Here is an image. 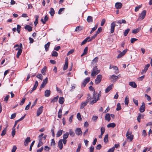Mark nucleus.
Wrapping results in <instances>:
<instances>
[{
	"instance_id": "obj_1",
	"label": "nucleus",
	"mask_w": 152,
	"mask_h": 152,
	"mask_svg": "<svg viewBox=\"0 0 152 152\" xmlns=\"http://www.w3.org/2000/svg\"><path fill=\"white\" fill-rule=\"evenodd\" d=\"M87 96L86 100L88 101V102H89L90 104H93L99 99V98L101 96V91H100L97 94L95 91H94L92 97L89 94H88Z\"/></svg>"
},
{
	"instance_id": "obj_2",
	"label": "nucleus",
	"mask_w": 152,
	"mask_h": 152,
	"mask_svg": "<svg viewBox=\"0 0 152 152\" xmlns=\"http://www.w3.org/2000/svg\"><path fill=\"white\" fill-rule=\"evenodd\" d=\"M115 23H119L120 24L122 23L121 20H120L116 21H113L111 23V33H113L114 32L115 27Z\"/></svg>"
},
{
	"instance_id": "obj_3",
	"label": "nucleus",
	"mask_w": 152,
	"mask_h": 152,
	"mask_svg": "<svg viewBox=\"0 0 152 152\" xmlns=\"http://www.w3.org/2000/svg\"><path fill=\"white\" fill-rule=\"evenodd\" d=\"M100 72V71L98 70L97 66H95L91 72V75L93 77H95L96 75Z\"/></svg>"
},
{
	"instance_id": "obj_4",
	"label": "nucleus",
	"mask_w": 152,
	"mask_h": 152,
	"mask_svg": "<svg viewBox=\"0 0 152 152\" xmlns=\"http://www.w3.org/2000/svg\"><path fill=\"white\" fill-rule=\"evenodd\" d=\"M102 76L100 74L96 76V78L95 80V83L96 84L99 83L102 79Z\"/></svg>"
},
{
	"instance_id": "obj_5",
	"label": "nucleus",
	"mask_w": 152,
	"mask_h": 152,
	"mask_svg": "<svg viewBox=\"0 0 152 152\" xmlns=\"http://www.w3.org/2000/svg\"><path fill=\"white\" fill-rule=\"evenodd\" d=\"M90 78L89 77H88L85 79L82 83V86L83 87H85L86 86V84L88 83L90 80Z\"/></svg>"
},
{
	"instance_id": "obj_6",
	"label": "nucleus",
	"mask_w": 152,
	"mask_h": 152,
	"mask_svg": "<svg viewBox=\"0 0 152 152\" xmlns=\"http://www.w3.org/2000/svg\"><path fill=\"white\" fill-rule=\"evenodd\" d=\"M43 107L42 106L40 107L37 110V116H38L42 113L43 111Z\"/></svg>"
},
{
	"instance_id": "obj_7",
	"label": "nucleus",
	"mask_w": 152,
	"mask_h": 152,
	"mask_svg": "<svg viewBox=\"0 0 152 152\" xmlns=\"http://www.w3.org/2000/svg\"><path fill=\"white\" fill-rule=\"evenodd\" d=\"M150 66V65L149 64H148L145 65V66L144 69L142 70L141 72V74L142 75L145 73L148 70V68Z\"/></svg>"
},
{
	"instance_id": "obj_8",
	"label": "nucleus",
	"mask_w": 152,
	"mask_h": 152,
	"mask_svg": "<svg viewBox=\"0 0 152 152\" xmlns=\"http://www.w3.org/2000/svg\"><path fill=\"white\" fill-rule=\"evenodd\" d=\"M110 79H113L111 81L113 83L115 82L118 78V76L114 75H112L110 77Z\"/></svg>"
},
{
	"instance_id": "obj_9",
	"label": "nucleus",
	"mask_w": 152,
	"mask_h": 152,
	"mask_svg": "<svg viewBox=\"0 0 152 152\" xmlns=\"http://www.w3.org/2000/svg\"><path fill=\"white\" fill-rule=\"evenodd\" d=\"M75 134L77 135H81L82 132L80 128H77L75 130Z\"/></svg>"
},
{
	"instance_id": "obj_10",
	"label": "nucleus",
	"mask_w": 152,
	"mask_h": 152,
	"mask_svg": "<svg viewBox=\"0 0 152 152\" xmlns=\"http://www.w3.org/2000/svg\"><path fill=\"white\" fill-rule=\"evenodd\" d=\"M127 51V49H125L121 53L117 56V58H119L121 57L122 56H123L125 54L126 52Z\"/></svg>"
},
{
	"instance_id": "obj_11",
	"label": "nucleus",
	"mask_w": 152,
	"mask_h": 152,
	"mask_svg": "<svg viewBox=\"0 0 152 152\" xmlns=\"http://www.w3.org/2000/svg\"><path fill=\"white\" fill-rule=\"evenodd\" d=\"M48 77H47L45 78V79L43 81V82H42V84H41V86H40L41 88H44L45 87L46 84L48 83Z\"/></svg>"
},
{
	"instance_id": "obj_12",
	"label": "nucleus",
	"mask_w": 152,
	"mask_h": 152,
	"mask_svg": "<svg viewBox=\"0 0 152 152\" xmlns=\"http://www.w3.org/2000/svg\"><path fill=\"white\" fill-rule=\"evenodd\" d=\"M145 110V104L143 102L142 105L140 108L139 110L141 113L143 112Z\"/></svg>"
},
{
	"instance_id": "obj_13",
	"label": "nucleus",
	"mask_w": 152,
	"mask_h": 152,
	"mask_svg": "<svg viewBox=\"0 0 152 152\" xmlns=\"http://www.w3.org/2000/svg\"><path fill=\"white\" fill-rule=\"evenodd\" d=\"M146 14V11L145 10H143L141 13L140 18L141 20H143L145 17Z\"/></svg>"
},
{
	"instance_id": "obj_14",
	"label": "nucleus",
	"mask_w": 152,
	"mask_h": 152,
	"mask_svg": "<svg viewBox=\"0 0 152 152\" xmlns=\"http://www.w3.org/2000/svg\"><path fill=\"white\" fill-rule=\"evenodd\" d=\"M31 142L30 138L27 137L26 139L24 142V145L25 146H27L28 145V143Z\"/></svg>"
},
{
	"instance_id": "obj_15",
	"label": "nucleus",
	"mask_w": 152,
	"mask_h": 152,
	"mask_svg": "<svg viewBox=\"0 0 152 152\" xmlns=\"http://www.w3.org/2000/svg\"><path fill=\"white\" fill-rule=\"evenodd\" d=\"M88 102V101H87L86 100L85 102H82L80 107V109H83L84 107L86 106Z\"/></svg>"
},
{
	"instance_id": "obj_16",
	"label": "nucleus",
	"mask_w": 152,
	"mask_h": 152,
	"mask_svg": "<svg viewBox=\"0 0 152 152\" xmlns=\"http://www.w3.org/2000/svg\"><path fill=\"white\" fill-rule=\"evenodd\" d=\"M122 6V4L120 2H117L115 4V7L116 8L118 9H121Z\"/></svg>"
},
{
	"instance_id": "obj_17",
	"label": "nucleus",
	"mask_w": 152,
	"mask_h": 152,
	"mask_svg": "<svg viewBox=\"0 0 152 152\" xmlns=\"http://www.w3.org/2000/svg\"><path fill=\"white\" fill-rule=\"evenodd\" d=\"M38 84V83L37 81L35 82L34 85L32 90L30 91V93H31L33 91H34L37 88Z\"/></svg>"
},
{
	"instance_id": "obj_18",
	"label": "nucleus",
	"mask_w": 152,
	"mask_h": 152,
	"mask_svg": "<svg viewBox=\"0 0 152 152\" xmlns=\"http://www.w3.org/2000/svg\"><path fill=\"white\" fill-rule=\"evenodd\" d=\"M51 91L50 90H46L45 92V97H49L50 95Z\"/></svg>"
},
{
	"instance_id": "obj_19",
	"label": "nucleus",
	"mask_w": 152,
	"mask_h": 152,
	"mask_svg": "<svg viewBox=\"0 0 152 152\" xmlns=\"http://www.w3.org/2000/svg\"><path fill=\"white\" fill-rule=\"evenodd\" d=\"M25 29L27 30L28 31H32V28L29 25H26L24 27Z\"/></svg>"
},
{
	"instance_id": "obj_20",
	"label": "nucleus",
	"mask_w": 152,
	"mask_h": 152,
	"mask_svg": "<svg viewBox=\"0 0 152 152\" xmlns=\"http://www.w3.org/2000/svg\"><path fill=\"white\" fill-rule=\"evenodd\" d=\"M88 49V47H85V48L83 50V53L81 55V57H82L84 56H85L87 54Z\"/></svg>"
},
{
	"instance_id": "obj_21",
	"label": "nucleus",
	"mask_w": 152,
	"mask_h": 152,
	"mask_svg": "<svg viewBox=\"0 0 152 152\" xmlns=\"http://www.w3.org/2000/svg\"><path fill=\"white\" fill-rule=\"evenodd\" d=\"M129 85L133 88H136L137 85L135 82H130L129 83Z\"/></svg>"
},
{
	"instance_id": "obj_22",
	"label": "nucleus",
	"mask_w": 152,
	"mask_h": 152,
	"mask_svg": "<svg viewBox=\"0 0 152 152\" xmlns=\"http://www.w3.org/2000/svg\"><path fill=\"white\" fill-rule=\"evenodd\" d=\"M99 58L98 57H96L92 61L91 64H96L98 61Z\"/></svg>"
},
{
	"instance_id": "obj_23",
	"label": "nucleus",
	"mask_w": 152,
	"mask_h": 152,
	"mask_svg": "<svg viewBox=\"0 0 152 152\" xmlns=\"http://www.w3.org/2000/svg\"><path fill=\"white\" fill-rule=\"evenodd\" d=\"M58 147L60 150H61L63 148V144L62 142V139L60 140L58 142Z\"/></svg>"
},
{
	"instance_id": "obj_24",
	"label": "nucleus",
	"mask_w": 152,
	"mask_h": 152,
	"mask_svg": "<svg viewBox=\"0 0 152 152\" xmlns=\"http://www.w3.org/2000/svg\"><path fill=\"white\" fill-rule=\"evenodd\" d=\"M105 119L106 120L109 121L110 120V115L109 113H107L105 115Z\"/></svg>"
},
{
	"instance_id": "obj_25",
	"label": "nucleus",
	"mask_w": 152,
	"mask_h": 152,
	"mask_svg": "<svg viewBox=\"0 0 152 152\" xmlns=\"http://www.w3.org/2000/svg\"><path fill=\"white\" fill-rule=\"evenodd\" d=\"M113 86V84H111L109 86L105 89V93H108L109 91L111 89Z\"/></svg>"
},
{
	"instance_id": "obj_26",
	"label": "nucleus",
	"mask_w": 152,
	"mask_h": 152,
	"mask_svg": "<svg viewBox=\"0 0 152 152\" xmlns=\"http://www.w3.org/2000/svg\"><path fill=\"white\" fill-rule=\"evenodd\" d=\"M48 18L47 15H45L44 19L43 18L41 19V22H42L43 24H45V23L46 21H47L48 20Z\"/></svg>"
},
{
	"instance_id": "obj_27",
	"label": "nucleus",
	"mask_w": 152,
	"mask_h": 152,
	"mask_svg": "<svg viewBox=\"0 0 152 152\" xmlns=\"http://www.w3.org/2000/svg\"><path fill=\"white\" fill-rule=\"evenodd\" d=\"M64 101V99L63 97H60L59 99V102L61 104H63Z\"/></svg>"
},
{
	"instance_id": "obj_28",
	"label": "nucleus",
	"mask_w": 152,
	"mask_h": 152,
	"mask_svg": "<svg viewBox=\"0 0 152 152\" xmlns=\"http://www.w3.org/2000/svg\"><path fill=\"white\" fill-rule=\"evenodd\" d=\"M50 45V42H48L45 45V48L46 51H47L48 50V48Z\"/></svg>"
},
{
	"instance_id": "obj_29",
	"label": "nucleus",
	"mask_w": 152,
	"mask_h": 152,
	"mask_svg": "<svg viewBox=\"0 0 152 152\" xmlns=\"http://www.w3.org/2000/svg\"><path fill=\"white\" fill-rule=\"evenodd\" d=\"M129 102V96H126L125 99L124 103L126 105H127Z\"/></svg>"
},
{
	"instance_id": "obj_30",
	"label": "nucleus",
	"mask_w": 152,
	"mask_h": 152,
	"mask_svg": "<svg viewBox=\"0 0 152 152\" xmlns=\"http://www.w3.org/2000/svg\"><path fill=\"white\" fill-rule=\"evenodd\" d=\"M66 61L63 68V70H65L68 67V61H66Z\"/></svg>"
},
{
	"instance_id": "obj_31",
	"label": "nucleus",
	"mask_w": 152,
	"mask_h": 152,
	"mask_svg": "<svg viewBox=\"0 0 152 152\" xmlns=\"http://www.w3.org/2000/svg\"><path fill=\"white\" fill-rule=\"evenodd\" d=\"M58 96H56L54 97L53 99H52L51 101V102L54 103L56 102L58 100Z\"/></svg>"
},
{
	"instance_id": "obj_32",
	"label": "nucleus",
	"mask_w": 152,
	"mask_h": 152,
	"mask_svg": "<svg viewBox=\"0 0 152 152\" xmlns=\"http://www.w3.org/2000/svg\"><path fill=\"white\" fill-rule=\"evenodd\" d=\"M90 39L89 37H88L86 38L81 43V45H83L86 44L87 41L88 42V39Z\"/></svg>"
},
{
	"instance_id": "obj_33",
	"label": "nucleus",
	"mask_w": 152,
	"mask_h": 152,
	"mask_svg": "<svg viewBox=\"0 0 152 152\" xmlns=\"http://www.w3.org/2000/svg\"><path fill=\"white\" fill-rule=\"evenodd\" d=\"M63 132V130H59L58 131L56 134V137H59L62 134V133Z\"/></svg>"
},
{
	"instance_id": "obj_34",
	"label": "nucleus",
	"mask_w": 152,
	"mask_h": 152,
	"mask_svg": "<svg viewBox=\"0 0 152 152\" xmlns=\"http://www.w3.org/2000/svg\"><path fill=\"white\" fill-rule=\"evenodd\" d=\"M69 134L71 137H74L75 135V134L74 132L73 131L72 129H70L69 130Z\"/></svg>"
},
{
	"instance_id": "obj_35",
	"label": "nucleus",
	"mask_w": 152,
	"mask_h": 152,
	"mask_svg": "<svg viewBox=\"0 0 152 152\" xmlns=\"http://www.w3.org/2000/svg\"><path fill=\"white\" fill-rule=\"evenodd\" d=\"M49 13L50 14L51 16H53L55 14V11L54 9L53 8H50V11Z\"/></svg>"
},
{
	"instance_id": "obj_36",
	"label": "nucleus",
	"mask_w": 152,
	"mask_h": 152,
	"mask_svg": "<svg viewBox=\"0 0 152 152\" xmlns=\"http://www.w3.org/2000/svg\"><path fill=\"white\" fill-rule=\"evenodd\" d=\"M116 126L115 124V123H111L107 125V127L108 128H110V127H112L114 128V127Z\"/></svg>"
},
{
	"instance_id": "obj_37",
	"label": "nucleus",
	"mask_w": 152,
	"mask_h": 152,
	"mask_svg": "<svg viewBox=\"0 0 152 152\" xmlns=\"http://www.w3.org/2000/svg\"><path fill=\"white\" fill-rule=\"evenodd\" d=\"M62 110L61 109H60L58 113V118H61L62 116Z\"/></svg>"
},
{
	"instance_id": "obj_38",
	"label": "nucleus",
	"mask_w": 152,
	"mask_h": 152,
	"mask_svg": "<svg viewBox=\"0 0 152 152\" xmlns=\"http://www.w3.org/2000/svg\"><path fill=\"white\" fill-rule=\"evenodd\" d=\"M87 20L88 22H92L93 21V18L91 16H88Z\"/></svg>"
},
{
	"instance_id": "obj_39",
	"label": "nucleus",
	"mask_w": 152,
	"mask_h": 152,
	"mask_svg": "<svg viewBox=\"0 0 152 152\" xmlns=\"http://www.w3.org/2000/svg\"><path fill=\"white\" fill-rule=\"evenodd\" d=\"M22 52V50L21 49H20L19 50H18L17 53L16 54V57L18 58L19 56L21 55Z\"/></svg>"
},
{
	"instance_id": "obj_40",
	"label": "nucleus",
	"mask_w": 152,
	"mask_h": 152,
	"mask_svg": "<svg viewBox=\"0 0 152 152\" xmlns=\"http://www.w3.org/2000/svg\"><path fill=\"white\" fill-rule=\"evenodd\" d=\"M82 27L81 26H77L75 28V31L78 32L80 31H81L82 29Z\"/></svg>"
},
{
	"instance_id": "obj_41",
	"label": "nucleus",
	"mask_w": 152,
	"mask_h": 152,
	"mask_svg": "<svg viewBox=\"0 0 152 152\" xmlns=\"http://www.w3.org/2000/svg\"><path fill=\"white\" fill-rule=\"evenodd\" d=\"M7 127H6L2 131V133L1 134V136L3 137L4 135H5V134H6L7 129Z\"/></svg>"
},
{
	"instance_id": "obj_42",
	"label": "nucleus",
	"mask_w": 152,
	"mask_h": 152,
	"mask_svg": "<svg viewBox=\"0 0 152 152\" xmlns=\"http://www.w3.org/2000/svg\"><path fill=\"white\" fill-rule=\"evenodd\" d=\"M140 29V28H137L135 29H134L132 30V33L133 34H136L139 32Z\"/></svg>"
},
{
	"instance_id": "obj_43",
	"label": "nucleus",
	"mask_w": 152,
	"mask_h": 152,
	"mask_svg": "<svg viewBox=\"0 0 152 152\" xmlns=\"http://www.w3.org/2000/svg\"><path fill=\"white\" fill-rule=\"evenodd\" d=\"M96 34H95L94 36H92L91 38L90 37V39H88V42H90L92 40L96 38Z\"/></svg>"
},
{
	"instance_id": "obj_44",
	"label": "nucleus",
	"mask_w": 152,
	"mask_h": 152,
	"mask_svg": "<svg viewBox=\"0 0 152 152\" xmlns=\"http://www.w3.org/2000/svg\"><path fill=\"white\" fill-rule=\"evenodd\" d=\"M69 133L68 132H66L63 135V139H67L69 136Z\"/></svg>"
},
{
	"instance_id": "obj_45",
	"label": "nucleus",
	"mask_w": 152,
	"mask_h": 152,
	"mask_svg": "<svg viewBox=\"0 0 152 152\" xmlns=\"http://www.w3.org/2000/svg\"><path fill=\"white\" fill-rule=\"evenodd\" d=\"M102 30V28L101 27H100L97 30L96 32V35L99 33L100 32H101Z\"/></svg>"
},
{
	"instance_id": "obj_46",
	"label": "nucleus",
	"mask_w": 152,
	"mask_h": 152,
	"mask_svg": "<svg viewBox=\"0 0 152 152\" xmlns=\"http://www.w3.org/2000/svg\"><path fill=\"white\" fill-rule=\"evenodd\" d=\"M129 31H130L129 28H128L126 30H125V31L124 32V36H126L127 35V34L129 32Z\"/></svg>"
},
{
	"instance_id": "obj_47",
	"label": "nucleus",
	"mask_w": 152,
	"mask_h": 152,
	"mask_svg": "<svg viewBox=\"0 0 152 152\" xmlns=\"http://www.w3.org/2000/svg\"><path fill=\"white\" fill-rule=\"evenodd\" d=\"M108 135H106L104 139V141L105 142H107L108 141Z\"/></svg>"
},
{
	"instance_id": "obj_48",
	"label": "nucleus",
	"mask_w": 152,
	"mask_h": 152,
	"mask_svg": "<svg viewBox=\"0 0 152 152\" xmlns=\"http://www.w3.org/2000/svg\"><path fill=\"white\" fill-rule=\"evenodd\" d=\"M121 109V104L119 103H118L117 104V108L116 110L117 111L120 110Z\"/></svg>"
},
{
	"instance_id": "obj_49",
	"label": "nucleus",
	"mask_w": 152,
	"mask_h": 152,
	"mask_svg": "<svg viewBox=\"0 0 152 152\" xmlns=\"http://www.w3.org/2000/svg\"><path fill=\"white\" fill-rule=\"evenodd\" d=\"M112 68L115 71V72L117 74L118 72V68L116 66H113Z\"/></svg>"
},
{
	"instance_id": "obj_50",
	"label": "nucleus",
	"mask_w": 152,
	"mask_h": 152,
	"mask_svg": "<svg viewBox=\"0 0 152 152\" xmlns=\"http://www.w3.org/2000/svg\"><path fill=\"white\" fill-rule=\"evenodd\" d=\"M43 144V142H42V141H41V140H39V142L37 145V147L39 148L41 146H42Z\"/></svg>"
},
{
	"instance_id": "obj_51",
	"label": "nucleus",
	"mask_w": 152,
	"mask_h": 152,
	"mask_svg": "<svg viewBox=\"0 0 152 152\" xmlns=\"http://www.w3.org/2000/svg\"><path fill=\"white\" fill-rule=\"evenodd\" d=\"M26 99V98L25 97H23L22 98V99L20 103V105H22L25 102Z\"/></svg>"
},
{
	"instance_id": "obj_52",
	"label": "nucleus",
	"mask_w": 152,
	"mask_h": 152,
	"mask_svg": "<svg viewBox=\"0 0 152 152\" xmlns=\"http://www.w3.org/2000/svg\"><path fill=\"white\" fill-rule=\"evenodd\" d=\"M58 56V53L55 51H53L52 55V56L57 57Z\"/></svg>"
},
{
	"instance_id": "obj_53",
	"label": "nucleus",
	"mask_w": 152,
	"mask_h": 152,
	"mask_svg": "<svg viewBox=\"0 0 152 152\" xmlns=\"http://www.w3.org/2000/svg\"><path fill=\"white\" fill-rule=\"evenodd\" d=\"M36 77L41 80H42L43 79V76L41 74L37 75Z\"/></svg>"
},
{
	"instance_id": "obj_54",
	"label": "nucleus",
	"mask_w": 152,
	"mask_h": 152,
	"mask_svg": "<svg viewBox=\"0 0 152 152\" xmlns=\"http://www.w3.org/2000/svg\"><path fill=\"white\" fill-rule=\"evenodd\" d=\"M105 132V128L104 127H102L101 128V135L103 134Z\"/></svg>"
},
{
	"instance_id": "obj_55",
	"label": "nucleus",
	"mask_w": 152,
	"mask_h": 152,
	"mask_svg": "<svg viewBox=\"0 0 152 152\" xmlns=\"http://www.w3.org/2000/svg\"><path fill=\"white\" fill-rule=\"evenodd\" d=\"M142 7V5H139L137 7H135V11L136 12H137L139 10L141 7Z\"/></svg>"
},
{
	"instance_id": "obj_56",
	"label": "nucleus",
	"mask_w": 152,
	"mask_h": 152,
	"mask_svg": "<svg viewBox=\"0 0 152 152\" xmlns=\"http://www.w3.org/2000/svg\"><path fill=\"white\" fill-rule=\"evenodd\" d=\"M127 137V139H130V141H132L133 138V136L132 135L128 136Z\"/></svg>"
},
{
	"instance_id": "obj_57",
	"label": "nucleus",
	"mask_w": 152,
	"mask_h": 152,
	"mask_svg": "<svg viewBox=\"0 0 152 152\" xmlns=\"http://www.w3.org/2000/svg\"><path fill=\"white\" fill-rule=\"evenodd\" d=\"M77 118L78 120L80 121L81 120L82 118L80 114L79 113H78L77 114Z\"/></svg>"
},
{
	"instance_id": "obj_58",
	"label": "nucleus",
	"mask_w": 152,
	"mask_h": 152,
	"mask_svg": "<svg viewBox=\"0 0 152 152\" xmlns=\"http://www.w3.org/2000/svg\"><path fill=\"white\" fill-rule=\"evenodd\" d=\"M137 39H136L135 38H132L131 39V42L132 43H133L135 41H137Z\"/></svg>"
},
{
	"instance_id": "obj_59",
	"label": "nucleus",
	"mask_w": 152,
	"mask_h": 152,
	"mask_svg": "<svg viewBox=\"0 0 152 152\" xmlns=\"http://www.w3.org/2000/svg\"><path fill=\"white\" fill-rule=\"evenodd\" d=\"M105 19H103L101 21V26H102L104 25V24L105 22Z\"/></svg>"
},
{
	"instance_id": "obj_60",
	"label": "nucleus",
	"mask_w": 152,
	"mask_h": 152,
	"mask_svg": "<svg viewBox=\"0 0 152 152\" xmlns=\"http://www.w3.org/2000/svg\"><path fill=\"white\" fill-rule=\"evenodd\" d=\"M64 9H65L64 8H60L58 11V14H61V13L62 12L64 11Z\"/></svg>"
},
{
	"instance_id": "obj_61",
	"label": "nucleus",
	"mask_w": 152,
	"mask_h": 152,
	"mask_svg": "<svg viewBox=\"0 0 152 152\" xmlns=\"http://www.w3.org/2000/svg\"><path fill=\"white\" fill-rule=\"evenodd\" d=\"M133 102L137 106L138 104V100L134 98L133 99Z\"/></svg>"
},
{
	"instance_id": "obj_62",
	"label": "nucleus",
	"mask_w": 152,
	"mask_h": 152,
	"mask_svg": "<svg viewBox=\"0 0 152 152\" xmlns=\"http://www.w3.org/2000/svg\"><path fill=\"white\" fill-rule=\"evenodd\" d=\"M81 148V145L80 144H79L78 145V147L77 149L76 152H79Z\"/></svg>"
},
{
	"instance_id": "obj_63",
	"label": "nucleus",
	"mask_w": 152,
	"mask_h": 152,
	"mask_svg": "<svg viewBox=\"0 0 152 152\" xmlns=\"http://www.w3.org/2000/svg\"><path fill=\"white\" fill-rule=\"evenodd\" d=\"M47 67L46 66H45L42 70L41 73L42 74L44 73L46 71Z\"/></svg>"
},
{
	"instance_id": "obj_64",
	"label": "nucleus",
	"mask_w": 152,
	"mask_h": 152,
	"mask_svg": "<svg viewBox=\"0 0 152 152\" xmlns=\"http://www.w3.org/2000/svg\"><path fill=\"white\" fill-rule=\"evenodd\" d=\"M115 150L114 147H113L112 148L110 149L107 152H113L114 150Z\"/></svg>"
}]
</instances>
